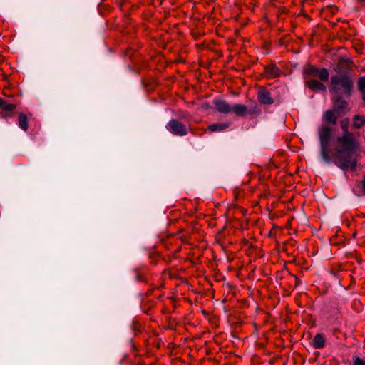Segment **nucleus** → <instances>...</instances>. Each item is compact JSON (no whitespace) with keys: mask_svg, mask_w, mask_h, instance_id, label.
Listing matches in <instances>:
<instances>
[{"mask_svg":"<svg viewBox=\"0 0 365 365\" xmlns=\"http://www.w3.org/2000/svg\"><path fill=\"white\" fill-rule=\"evenodd\" d=\"M349 125L350 120L348 118L340 122L342 135L337 138L339 146L336 148L334 158V164L344 171H355L358 161L356 151L359 148V143L355 135L349 131Z\"/></svg>","mask_w":365,"mask_h":365,"instance_id":"1","label":"nucleus"},{"mask_svg":"<svg viewBox=\"0 0 365 365\" xmlns=\"http://www.w3.org/2000/svg\"><path fill=\"white\" fill-rule=\"evenodd\" d=\"M317 133L320 144V155L325 163H330L329 146L332 129L329 125L324 124L318 128Z\"/></svg>","mask_w":365,"mask_h":365,"instance_id":"2","label":"nucleus"},{"mask_svg":"<svg viewBox=\"0 0 365 365\" xmlns=\"http://www.w3.org/2000/svg\"><path fill=\"white\" fill-rule=\"evenodd\" d=\"M330 86L335 91H352L354 81L351 73L344 71L331 76Z\"/></svg>","mask_w":365,"mask_h":365,"instance_id":"3","label":"nucleus"},{"mask_svg":"<svg viewBox=\"0 0 365 365\" xmlns=\"http://www.w3.org/2000/svg\"><path fill=\"white\" fill-rule=\"evenodd\" d=\"M350 93H332L333 108L338 115L347 113L351 107L349 103Z\"/></svg>","mask_w":365,"mask_h":365,"instance_id":"4","label":"nucleus"},{"mask_svg":"<svg viewBox=\"0 0 365 365\" xmlns=\"http://www.w3.org/2000/svg\"><path fill=\"white\" fill-rule=\"evenodd\" d=\"M302 73L304 79L310 77H317L321 81L326 82L329 80V73L325 68H317L312 64H307L304 66Z\"/></svg>","mask_w":365,"mask_h":365,"instance_id":"5","label":"nucleus"},{"mask_svg":"<svg viewBox=\"0 0 365 365\" xmlns=\"http://www.w3.org/2000/svg\"><path fill=\"white\" fill-rule=\"evenodd\" d=\"M16 105L0 98V118L9 120L16 114Z\"/></svg>","mask_w":365,"mask_h":365,"instance_id":"6","label":"nucleus"},{"mask_svg":"<svg viewBox=\"0 0 365 365\" xmlns=\"http://www.w3.org/2000/svg\"><path fill=\"white\" fill-rule=\"evenodd\" d=\"M166 128L175 135L183 136L187 135V128L184 124L177 120H171L166 125Z\"/></svg>","mask_w":365,"mask_h":365,"instance_id":"7","label":"nucleus"},{"mask_svg":"<svg viewBox=\"0 0 365 365\" xmlns=\"http://www.w3.org/2000/svg\"><path fill=\"white\" fill-rule=\"evenodd\" d=\"M281 69L274 63H269L264 66L263 76L268 79H272L280 76Z\"/></svg>","mask_w":365,"mask_h":365,"instance_id":"8","label":"nucleus"},{"mask_svg":"<svg viewBox=\"0 0 365 365\" xmlns=\"http://www.w3.org/2000/svg\"><path fill=\"white\" fill-rule=\"evenodd\" d=\"M334 110H327L323 115V120L327 123H330L333 125L337 123L338 116L335 114Z\"/></svg>","mask_w":365,"mask_h":365,"instance_id":"9","label":"nucleus"},{"mask_svg":"<svg viewBox=\"0 0 365 365\" xmlns=\"http://www.w3.org/2000/svg\"><path fill=\"white\" fill-rule=\"evenodd\" d=\"M306 84L310 90H318L324 91L326 90L325 85L316 79L306 81Z\"/></svg>","mask_w":365,"mask_h":365,"instance_id":"10","label":"nucleus"},{"mask_svg":"<svg viewBox=\"0 0 365 365\" xmlns=\"http://www.w3.org/2000/svg\"><path fill=\"white\" fill-rule=\"evenodd\" d=\"M215 105L216 106L217 110L222 113H228L230 111L232 110V108L230 106V105L225 101L215 100Z\"/></svg>","mask_w":365,"mask_h":365,"instance_id":"11","label":"nucleus"},{"mask_svg":"<svg viewBox=\"0 0 365 365\" xmlns=\"http://www.w3.org/2000/svg\"><path fill=\"white\" fill-rule=\"evenodd\" d=\"M314 349H321L325 346V338L322 334H317L312 341Z\"/></svg>","mask_w":365,"mask_h":365,"instance_id":"12","label":"nucleus"},{"mask_svg":"<svg viewBox=\"0 0 365 365\" xmlns=\"http://www.w3.org/2000/svg\"><path fill=\"white\" fill-rule=\"evenodd\" d=\"M353 192L357 196L365 195V175L362 181L355 184L353 187Z\"/></svg>","mask_w":365,"mask_h":365,"instance_id":"13","label":"nucleus"},{"mask_svg":"<svg viewBox=\"0 0 365 365\" xmlns=\"http://www.w3.org/2000/svg\"><path fill=\"white\" fill-rule=\"evenodd\" d=\"M229 126V123H217L210 125L208 126V129L211 132H221L226 130Z\"/></svg>","mask_w":365,"mask_h":365,"instance_id":"14","label":"nucleus"},{"mask_svg":"<svg viewBox=\"0 0 365 365\" xmlns=\"http://www.w3.org/2000/svg\"><path fill=\"white\" fill-rule=\"evenodd\" d=\"M257 99L260 103L264 105H270L274 103V100L270 96V93H258Z\"/></svg>","mask_w":365,"mask_h":365,"instance_id":"15","label":"nucleus"},{"mask_svg":"<svg viewBox=\"0 0 365 365\" xmlns=\"http://www.w3.org/2000/svg\"><path fill=\"white\" fill-rule=\"evenodd\" d=\"M365 125V115H355L353 117L352 127L355 129H360Z\"/></svg>","mask_w":365,"mask_h":365,"instance_id":"16","label":"nucleus"},{"mask_svg":"<svg viewBox=\"0 0 365 365\" xmlns=\"http://www.w3.org/2000/svg\"><path fill=\"white\" fill-rule=\"evenodd\" d=\"M18 125L19 127L22 129L24 131H27L29 128V124H28V118L27 116L23 113H20L19 114L18 118Z\"/></svg>","mask_w":365,"mask_h":365,"instance_id":"17","label":"nucleus"},{"mask_svg":"<svg viewBox=\"0 0 365 365\" xmlns=\"http://www.w3.org/2000/svg\"><path fill=\"white\" fill-rule=\"evenodd\" d=\"M232 110L237 116H245L247 112V107L242 104H235L232 108Z\"/></svg>","mask_w":365,"mask_h":365,"instance_id":"18","label":"nucleus"},{"mask_svg":"<svg viewBox=\"0 0 365 365\" xmlns=\"http://www.w3.org/2000/svg\"><path fill=\"white\" fill-rule=\"evenodd\" d=\"M142 83H143V86H145V88H150V89L155 88V86L157 84L156 81L154 78L144 79V80H143Z\"/></svg>","mask_w":365,"mask_h":365,"instance_id":"19","label":"nucleus"},{"mask_svg":"<svg viewBox=\"0 0 365 365\" xmlns=\"http://www.w3.org/2000/svg\"><path fill=\"white\" fill-rule=\"evenodd\" d=\"M359 91H365V76H361L357 81Z\"/></svg>","mask_w":365,"mask_h":365,"instance_id":"20","label":"nucleus"},{"mask_svg":"<svg viewBox=\"0 0 365 365\" xmlns=\"http://www.w3.org/2000/svg\"><path fill=\"white\" fill-rule=\"evenodd\" d=\"M354 365H365V361L360 357H356L354 359Z\"/></svg>","mask_w":365,"mask_h":365,"instance_id":"21","label":"nucleus"},{"mask_svg":"<svg viewBox=\"0 0 365 365\" xmlns=\"http://www.w3.org/2000/svg\"><path fill=\"white\" fill-rule=\"evenodd\" d=\"M359 4L365 5V0H356Z\"/></svg>","mask_w":365,"mask_h":365,"instance_id":"22","label":"nucleus"},{"mask_svg":"<svg viewBox=\"0 0 365 365\" xmlns=\"http://www.w3.org/2000/svg\"><path fill=\"white\" fill-rule=\"evenodd\" d=\"M362 99L365 103V93H362Z\"/></svg>","mask_w":365,"mask_h":365,"instance_id":"23","label":"nucleus"},{"mask_svg":"<svg viewBox=\"0 0 365 365\" xmlns=\"http://www.w3.org/2000/svg\"><path fill=\"white\" fill-rule=\"evenodd\" d=\"M137 279H138V281H143V278H142L140 276H139V275H138V276H137Z\"/></svg>","mask_w":365,"mask_h":365,"instance_id":"24","label":"nucleus"},{"mask_svg":"<svg viewBox=\"0 0 365 365\" xmlns=\"http://www.w3.org/2000/svg\"><path fill=\"white\" fill-rule=\"evenodd\" d=\"M344 61H345V60L340 61L339 62V64H341V63L342 62H344Z\"/></svg>","mask_w":365,"mask_h":365,"instance_id":"25","label":"nucleus"},{"mask_svg":"<svg viewBox=\"0 0 365 365\" xmlns=\"http://www.w3.org/2000/svg\"><path fill=\"white\" fill-rule=\"evenodd\" d=\"M253 113H259V111H258V110H255L253 111Z\"/></svg>","mask_w":365,"mask_h":365,"instance_id":"26","label":"nucleus"}]
</instances>
